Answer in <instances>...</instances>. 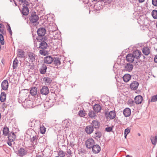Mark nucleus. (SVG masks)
Listing matches in <instances>:
<instances>
[{
	"label": "nucleus",
	"mask_w": 157,
	"mask_h": 157,
	"mask_svg": "<svg viewBox=\"0 0 157 157\" xmlns=\"http://www.w3.org/2000/svg\"><path fill=\"white\" fill-rule=\"evenodd\" d=\"M23 3H24L23 4V5L25 6H27L29 5V2L27 1H25V2H24Z\"/></svg>",
	"instance_id": "54"
},
{
	"label": "nucleus",
	"mask_w": 157,
	"mask_h": 157,
	"mask_svg": "<svg viewBox=\"0 0 157 157\" xmlns=\"http://www.w3.org/2000/svg\"><path fill=\"white\" fill-rule=\"evenodd\" d=\"M37 88L35 87L32 88L30 90V93L32 96L36 95L37 94Z\"/></svg>",
	"instance_id": "33"
},
{
	"label": "nucleus",
	"mask_w": 157,
	"mask_h": 157,
	"mask_svg": "<svg viewBox=\"0 0 157 157\" xmlns=\"http://www.w3.org/2000/svg\"><path fill=\"white\" fill-rule=\"evenodd\" d=\"M9 129L7 127H4L3 130V134L5 136H7L9 134Z\"/></svg>",
	"instance_id": "38"
},
{
	"label": "nucleus",
	"mask_w": 157,
	"mask_h": 157,
	"mask_svg": "<svg viewBox=\"0 0 157 157\" xmlns=\"http://www.w3.org/2000/svg\"><path fill=\"white\" fill-rule=\"evenodd\" d=\"M45 40H42L40 42L39 48L42 50H45L48 47V45Z\"/></svg>",
	"instance_id": "20"
},
{
	"label": "nucleus",
	"mask_w": 157,
	"mask_h": 157,
	"mask_svg": "<svg viewBox=\"0 0 157 157\" xmlns=\"http://www.w3.org/2000/svg\"><path fill=\"white\" fill-rule=\"evenodd\" d=\"M92 148L93 152L95 154L99 153L101 151V147L98 144L94 145Z\"/></svg>",
	"instance_id": "19"
},
{
	"label": "nucleus",
	"mask_w": 157,
	"mask_h": 157,
	"mask_svg": "<svg viewBox=\"0 0 157 157\" xmlns=\"http://www.w3.org/2000/svg\"><path fill=\"white\" fill-rule=\"evenodd\" d=\"M17 57L21 58L25 57V52L23 50L21 49H18L17 50Z\"/></svg>",
	"instance_id": "27"
},
{
	"label": "nucleus",
	"mask_w": 157,
	"mask_h": 157,
	"mask_svg": "<svg viewBox=\"0 0 157 157\" xmlns=\"http://www.w3.org/2000/svg\"><path fill=\"white\" fill-rule=\"evenodd\" d=\"M96 113L93 111L90 110L89 111L88 115L89 117L91 118H94L97 117Z\"/></svg>",
	"instance_id": "34"
},
{
	"label": "nucleus",
	"mask_w": 157,
	"mask_h": 157,
	"mask_svg": "<svg viewBox=\"0 0 157 157\" xmlns=\"http://www.w3.org/2000/svg\"><path fill=\"white\" fill-rule=\"evenodd\" d=\"M86 113L84 109H83L82 110H80L78 112V115L81 117H84L86 115Z\"/></svg>",
	"instance_id": "35"
},
{
	"label": "nucleus",
	"mask_w": 157,
	"mask_h": 157,
	"mask_svg": "<svg viewBox=\"0 0 157 157\" xmlns=\"http://www.w3.org/2000/svg\"><path fill=\"white\" fill-rule=\"evenodd\" d=\"M93 127L91 125H88L85 128L86 132L89 134L92 133L94 131Z\"/></svg>",
	"instance_id": "25"
},
{
	"label": "nucleus",
	"mask_w": 157,
	"mask_h": 157,
	"mask_svg": "<svg viewBox=\"0 0 157 157\" xmlns=\"http://www.w3.org/2000/svg\"><path fill=\"white\" fill-rule=\"evenodd\" d=\"M9 32V33H10V35H12V31H10Z\"/></svg>",
	"instance_id": "62"
},
{
	"label": "nucleus",
	"mask_w": 157,
	"mask_h": 157,
	"mask_svg": "<svg viewBox=\"0 0 157 157\" xmlns=\"http://www.w3.org/2000/svg\"><path fill=\"white\" fill-rule=\"evenodd\" d=\"M151 15L154 19H157V10H153L151 12Z\"/></svg>",
	"instance_id": "41"
},
{
	"label": "nucleus",
	"mask_w": 157,
	"mask_h": 157,
	"mask_svg": "<svg viewBox=\"0 0 157 157\" xmlns=\"http://www.w3.org/2000/svg\"><path fill=\"white\" fill-rule=\"evenodd\" d=\"M29 19L31 23L34 24L35 25L38 24L39 22L37 21L39 19V17L36 13L31 14L30 16L29 15Z\"/></svg>",
	"instance_id": "3"
},
{
	"label": "nucleus",
	"mask_w": 157,
	"mask_h": 157,
	"mask_svg": "<svg viewBox=\"0 0 157 157\" xmlns=\"http://www.w3.org/2000/svg\"><path fill=\"white\" fill-rule=\"evenodd\" d=\"M65 153L62 151H59L58 152L59 157H64L65 155Z\"/></svg>",
	"instance_id": "44"
},
{
	"label": "nucleus",
	"mask_w": 157,
	"mask_h": 157,
	"mask_svg": "<svg viewBox=\"0 0 157 157\" xmlns=\"http://www.w3.org/2000/svg\"><path fill=\"white\" fill-rule=\"evenodd\" d=\"M91 125L94 129L97 130L100 127V123L97 120H93L91 123Z\"/></svg>",
	"instance_id": "14"
},
{
	"label": "nucleus",
	"mask_w": 157,
	"mask_h": 157,
	"mask_svg": "<svg viewBox=\"0 0 157 157\" xmlns=\"http://www.w3.org/2000/svg\"><path fill=\"white\" fill-rule=\"evenodd\" d=\"M36 157H42L40 155H36Z\"/></svg>",
	"instance_id": "63"
},
{
	"label": "nucleus",
	"mask_w": 157,
	"mask_h": 157,
	"mask_svg": "<svg viewBox=\"0 0 157 157\" xmlns=\"http://www.w3.org/2000/svg\"><path fill=\"white\" fill-rule=\"evenodd\" d=\"M6 27L7 29H9L11 28L9 24H7L6 25Z\"/></svg>",
	"instance_id": "60"
},
{
	"label": "nucleus",
	"mask_w": 157,
	"mask_h": 157,
	"mask_svg": "<svg viewBox=\"0 0 157 157\" xmlns=\"http://www.w3.org/2000/svg\"><path fill=\"white\" fill-rule=\"evenodd\" d=\"M29 8L27 6H23L21 12L23 15L25 16L28 15L29 14Z\"/></svg>",
	"instance_id": "30"
},
{
	"label": "nucleus",
	"mask_w": 157,
	"mask_h": 157,
	"mask_svg": "<svg viewBox=\"0 0 157 157\" xmlns=\"http://www.w3.org/2000/svg\"><path fill=\"white\" fill-rule=\"evenodd\" d=\"M25 106L24 107H26L27 108H31L33 107V101L30 100H25L24 101V104Z\"/></svg>",
	"instance_id": "10"
},
{
	"label": "nucleus",
	"mask_w": 157,
	"mask_h": 157,
	"mask_svg": "<svg viewBox=\"0 0 157 157\" xmlns=\"http://www.w3.org/2000/svg\"><path fill=\"white\" fill-rule=\"evenodd\" d=\"M127 102L128 104L130 105V106L134 105V101L132 99H128Z\"/></svg>",
	"instance_id": "47"
},
{
	"label": "nucleus",
	"mask_w": 157,
	"mask_h": 157,
	"mask_svg": "<svg viewBox=\"0 0 157 157\" xmlns=\"http://www.w3.org/2000/svg\"><path fill=\"white\" fill-rule=\"evenodd\" d=\"M132 54L134 58L137 59H139L142 55L141 51L138 49L134 50Z\"/></svg>",
	"instance_id": "12"
},
{
	"label": "nucleus",
	"mask_w": 157,
	"mask_h": 157,
	"mask_svg": "<svg viewBox=\"0 0 157 157\" xmlns=\"http://www.w3.org/2000/svg\"><path fill=\"white\" fill-rule=\"evenodd\" d=\"M143 54L145 56H148L151 53V48L147 46H144L142 49Z\"/></svg>",
	"instance_id": "15"
},
{
	"label": "nucleus",
	"mask_w": 157,
	"mask_h": 157,
	"mask_svg": "<svg viewBox=\"0 0 157 157\" xmlns=\"http://www.w3.org/2000/svg\"><path fill=\"white\" fill-rule=\"evenodd\" d=\"M157 101V94L152 97L151 100V102H154Z\"/></svg>",
	"instance_id": "48"
},
{
	"label": "nucleus",
	"mask_w": 157,
	"mask_h": 157,
	"mask_svg": "<svg viewBox=\"0 0 157 157\" xmlns=\"http://www.w3.org/2000/svg\"><path fill=\"white\" fill-rule=\"evenodd\" d=\"M5 27L4 25L2 23L0 24V29L4 28Z\"/></svg>",
	"instance_id": "56"
},
{
	"label": "nucleus",
	"mask_w": 157,
	"mask_h": 157,
	"mask_svg": "<svg viewBox=\"0 0 157 157\" xmlns=\"http://www.w3.org/2000/svg\"><path fill=\"white\" fill-rule=\"evenodd\" d=\"M6 105L5 103H3L2 105V109H3L4 110H5V108H6Z\"/></svg>",
	"instance_id": "55"
},
{
	"label": "nucleus",
	"mask_w": 157,
	"mask_h": 157,
	"mask_svg": "<svg viewBox=\"0 0 157 157\" xmlns=\"http://www.w3.org/2000/svg\"><path fill=\"white\" fill-rule=\"evenodd\" d=\"M46 32V29L43 27H40L37 29V33L38 36L36 38V39L38 41L40 42L42 40H47V37L45 36Z\"/></svg>",
	"instance_id": "1"
},
{
	"label": "nucleus",
	"mask_w": 157,
	"mask_h": 157,
	"mask_svg": "<svg viewBox=\"0 0 157 157\" xmlns=\"http://www.w3.org/2000/svg\"><path fill=\"white\" fill-rule=\"evenodd\" d=\"M94 141L92 138L88 139L86 141V147L89 149L92 148L94 146Z\"/></svg>",
	"instance_id": "6"
},
{
	"label": "nucleus",
	"mask_w": 157,
	"mask_h": 157,
	"mask_svg": "<svg viewBox=\"0 0 157 157\" xmlns=\"http://www.w3.org/2000/svg\"><path fill=\"white\" fill-rule=\"evenodd\" d=\"M113 126L109 127H106L105 129V131L107 132H110L112 131L113 130Z\"/></svg>",
	"instance_id": "50"
},
{
	"label": "nucleus",
	"mask_w": 157,
	"mask_h": 157,
	"mask_svg": "<svg viewBox=\"0 0 157 157\" xmlns=\"http://www.w3.org/2000/svg\"><path fill=\"white\" fill-rule=\"evenodd\" d=\"M53 35L54 37V38L58 39V38H59V34L57 32H56V31H53Z\"/></svg>",
	"instance_id": "49"
},
{
	"label": "nucleus",
	"mask_w": 157,
	"mask_h": 157,
	"mask_svg": "<svg viewBox=\"0 0 157 157\" xmlns=\"http://www.w3.org/2000/svg\"><path fill=\"white\" fill-rule=\"evenodd\" d=\"M6 99V94L5 92H2L1 93L0 97V100L1 102H4Z\"/></svg>",
	"instance_id": "32"
},
{
	"label": "nucleus",
	"mask_w": 157,
	"mask_h": 157,
	"mask_svg": "<svg viewBox=\"0 0 157 157\" xmlns=\"http://www.w3.org/2000/svg\"><path fill=\"white\" fill-rule=\"evenodd\" d=\"M85 151L81 149V151H79V153H81L82 154L83 153H84Z\"/></svg>",
	"instance_id": "59"
},
{
	"label": "nucleus",
	"mask_w": 157,
	"mask_h": 157,
	"mask_svg": "<svg viewBox=\"0 0 157 157\" xmlns=\"http://www.w3.org/2000/svg\"><path fill=\"white\" fill-rule=\"evenodd\" d=\"M151 140L152 144L155 145L156 144V142H157V136H151Z\"/></svg>",
	"instance_id": "36"
},
{
	"label": "nucleus",
	"mask_w": 157,
	"mask_h": 157,
	"mask_svg": "<svg viewBox=\"0 0 157 157\" xmlns=\"http://www.w3.org/2000/svg\"><path fill=\"white\" fill-rule=\"evenodd\" d=\"M154 60L155 62V63H157V55L155 56Z\"/></svg>",
	"instance_id": "57"
},
{
	"label": "nucleus",
	"mask_w": 157,
	"mask_h": 157,
	"mask_svg": "<svg viewBox=\"0 0 157 157\" xmlns=\"http://www.w3.org/2000/svg\"><path fill=\"white\" fill-rule=\"evenodd\" d=\"M67 152L69 155H71V151L70 149H69L67 151Z\"/></svg>",
	"instance_id": "58"
},
{
	"label": "nucleus",
	"mask_w": 157,
	"mask_h": 157,
	"mask_svg": "<svg viewBox=\"0 0 157 157\" xmlns=\"http://www.w3.org/2000/svg\"><path fill=\"white\" fill-rule=\"evenodd\" d=\"M47 67L44 64H43L40 68L39 69V71L40 74H45L46 72Z\"/></svg>",
	"instance_id": "23"
},
{
	"label": "nucleus",
	"mask_w": 157,
	"mask_h": 157,
	"mask_svg": "<svg viewBox=\"0 0 157 157\" xmlns=\"http://www.w3.org/2000/svg\"><path fill=\"white\" fill-rule=\"evenodd\" d=\"M27 153V150H25V148L22 147H21L18 150L17 154L19 156L23 157L26 155Z\"/></svg>",
	"instance_id": "8"
},
{
	"label": "nucleus",
	"mask_w": 157,
	"mask_h": 157,
	"mask_svg": "<svg viewBox=\"0 0 157 157\" xmlns=\"http://www.w3.org/2000/svg\"><path fill=\"white\" fill-rule=\"evenodd\" d=\"M139 85L138 82L134 81L130 84L129 87L132 90H135L138 89Z\"/></svg>",
	"instance_id": "11"
},
{
	"label": "nucleus",
	"mask_w": 157,
	"mask_h": 157,
	"mask_svg": "<svg viewBox=\"0 0 157 157\" xmlns=\"http://www.w3.org/2000/svg\"><path fill=\"white\" fill-rule=\"evenodd\" d=\"M8 140L7 141V144L10 146L12 147V144H15L14 140L16 138V135L14 132H10L8 135Z\"/></svg>",
	"instance_id": "2"
},
{
	"label": "nucleus",
	"mask_w": 157,
	"mask_h": 157,
	"mask_svg": "<svg viewBox=\"0 0 157 157\" xmlns=\"http://www.w3.org/2000/svg\"><path fill=\"white\" fill-rule=\"evenodd\" d=\"M18 63V62L17 59L16 58H15L13 63V69L16 68L17 67Z\"/></svg>",
	"instance_id": "42"
},
{
	"label": "nucleus",
	"mask_w": 157,
	"mask_h": 157,
	"mask_svg": "<svg viewBox=\"0 0 157 157\" xmlns=\"http://www.w3.org/2000/svg\"><path fill=\"white\" fill-rule=\"evenodd\" d=\"M133 67V65L132 63H127L124 65V70L130 72L132 71Z\"/></svg>",
	"instance_id": "16"
},
{
	"label": "nucleus",
	"mask_w": 157,
	"mask_h": 157,
	"mask_svg": "<svg viewBox=\"0 0 157 157\" xmlns=\"http://www.w3.org/2000/svg\"><path fill=\"white\" fill-rule=\"evenodd\" d=\"M39 53L40 55L44 56L48 54V51L44 50H40Z\"/></svg>",
	"instance_id": "43"
},
{
	"label": "nucleus",
	"mask_w": 157,
	"mask_h": 157,
	"mask_svg": "<svg viewBox=\"0 0 157 157\" xmlns=\"http://www.w3.org/2000/svg\"><path fill=\"white\" fill-rule=\"evenodd\" d=\"M93 109L95 112L98 113L100 112L101 109V107L99 104H96L94 106Z\"/></svg>",
	"instance_id": "28"
},
{
	"label": "nucleus",
	"mask_w": 157,
	"mask_h": 157,
	"mask_svg": "<svg viewBox=\"0 0 157 157\" xmlns=\"http://www.w3.org/2000/svg\"><path fill=\"white\" fill-rule=\"evenodd\" d=\"M40 93L42 94L47 95L49 93L48 88L46 86H43L40 90Z\"/></svg>",
	"instance_id": "22"
},
{
	"label": "nucleus",
	"mask_w": 157,
	"mask_h": 157,
	"mask_svg": "<svg viewBox=\"0 0 157 157\" xmlns=\"http://www.w3.org/2000/svg\"><path fill=\"white\" fill-rule=\"evenodd\" d=\"M96 137L100 138L102 136V134L101 132L98 130H97L95 133Z\"/></svg>",
	"instance_id": "39"
},
{
	"label": "nucleus",
	"mask_w": 157,
	"mask_h": 157,
	"mask_svg": "<svg viewBox=\"0 0 157 157\" xmlns=\"http://www.w3.org/2000/svg\"><path fill=\"white\" fill-rule=\"evenodd\" d=\"M127 61L130 63L132 62L134 60V58L132 54L131 53L128 54L126 56Z\"/></svg>",
	"instance_id": "26"
},
{
	"label": "nucleus",
	"mask_w": 157,
	"mask_h": 157,
	"mask_svg": "<svg viewBox=\"0 0 157 157\" xmlns=\"http://www.w3.org/2000/svg\"><path fill=\"white\" fill-rule=\"evenodd\" d=\"M152 4L155 6H157V0H152Z\"/></svg>",
	"instance_id": "51"
},
{
	"label": "nucleus",
	"mask_w": 157,
	"mask_h": 157,
	"mask_svg": "<svg viewBox=\"0 0 157 157\" xmlns=\"http://www.w3.org/2000/svg\"><path fill=\"white\" fill-rule=\"evenodd\" d=\"M2 89L5 90L7 89L8 87V83L7 80H4L2 83Z\"/></svg>",
	"instance_id": "24"
},
{
	"label": "nucleus",
	"mask_w": 157,
	"mask_h": 157,
	"mask_svg": "<svg viewBox=\"0 0 157 157\" xmlns=\"http://www.w3.org/2000/svg\"><path fill=\"white\" fill-rule=\"evenodd\" d=\"M53 63L55 66H58L61 63L60 59L57 57H54Z\"/></svg>",
	"instance_id": "21"
},
{
	"label": "nucleus",
	"mask_w": 157,
	"mask_h": 157,
	"mask_svg": "<svg viewBox=\"0 0 157 157\" xmlns=\"http://www.w3.org/2000/svg\"><path fill=\"white\" fill-rule=\"evenodd\" d=\"M139 0V2H142L144 1V0Z\"/></svg>",
	"instance_id": "61"
},
{
	"label": "nucleus",
	"mask_w": 157,
	"mask_h": 157,
	"mask_svg": "<svg viewBox=\"0 0 157 157\" xmlns=\"http://www.w3.org/2000/svg\"><path fill=\"white\" fill-rule=\"evenodd\" d=\"M53 58L51 56H47L44 58V62L47 64H50L53 63Z\"/></svg>",
	"instance_id": "9"
},
{
	"label": "nucleus",
	"mask_w": 157,
	"mask_h": 157,
	"mask_svg": "<svg viewBox=\"0 0 157 157\" xmlns=\"http://www.w3.org/2000/svg\"><path fill=\"white\" fill-rule=\"evenodd\" d=\"M38 136L36 133L35 135H34L33 137L31 139V141L32 142V145L33 146L34 148L35 145H36L37 144V140Z\"/></svg>",
	"instance_id": "13"
},
{
	"label": "nucleus",
	"mask_w": 157,
	"mask_h": 157,
	"mask_svg": "<svg viewBox=\"0 0 157 157\" xmlns=\"http://www.w3.org/2000/svg\"><path fill=\"white\" fill-rule=\"evenodd\" d=\"M126 157H132V156H130L129 155H128L126 156Z\"/></svg>",
	"instance_id": "64"
},
{
	"label": "nucleus",
	"mask_w": 157,
	"mask_h": 157,
	"mask_svg": "<svg viewBox=\"0 0 157 157\" xmlns=\"http://www.w3.org/2000/svg\"><path fill=\"white\" fill-rule=\"evenodd\" d=\"M4 36L2 34H0V42L1 44L2 45H3L4 44Z\"/></svg>",
	"instance_id": "45"
},
{
	"label": "nucleus",
	"mask_w": 157,
	"mask_h": 157,
	"mask_svg": "<svg viewBox=\"0 0 157 157\" xmlns=\"http://www.w3.org/2000/svg\"><path fill=\"white\" fill-rule=\"evenodd\" d=\"M131 77V75L129 74H126L124 75L123 77V79L125 82H128L130 79Z\"/></svg>",
	"instance_id": "31"
},
{
	"label": "nucleus",
	"mask_w": 157,
	"mask_h": 157,
	"mask_svg": "<svg viewBox=\"0 0 157 157\" xmlns=\"http://www.w3.org/2000/svg\"><path fill=\"white\" fill-rule=\"evenodd\" d=\"M54 102L53 101L50 99H49L48 101H46L44 104V106L47 109L49 108L52 107L54 105Z\"/></svg>",
	"instance_id": "17"
},
{
	"label": "nucleus",
	"mask_w": 157,
	"mask_h": 157,
	"mask_svg": "<svg viewBox=\"0 0 157 157\" xmlns=\"http://www.w3.org/2000/svg\"><path fill=\"white\" fill-rule=\"evenodd\" d=\"M0 32L1 33H2V34H4V33H5L6 32V31L4 30V28H3L2 29H0Z\"/></svg>",
	"instance_id": "53"
},
{
	"label": "nucleus",
	"mask_w": 157,
	"mask_h": 157,
	"mask_svg": "<svg viewBox=\"0 0 157 157\" xmlns=\"http://www.w3.org/2000/svg\"><path fill=\"white\" fill-rule=\"evenodd\" d=\"M131 110L128 108L124 109L123 111V114L126 117H129L131 114Z\"/></svg>",
	"instance_id": "29"
},
{
	"label": "nucleus",
	"mask_w": 157,
	"mask_h": 157,
	"mask_svg": "<svg viewBox=\"0 0 157 157\" xmlns=\"http://www.w3.org/2000/svg\"><path fill=\"white\" fill-rule=\"evenodd\" d=\"M130 132V130L128 128L125 129L124 130V134H128Z\"/></svg>",
	"instance_id": "52"
},
{
	"label": "nucleus",
	"mask_w": 157,
	"mask_h": 157,
	"mask_svg": "<svg viewBox=\"0 0 157 157\" xmlns=\"http://www.w3.org/2000/svg\"><path fill=\"white\" fill-rule=\"evenodd\" d=\"M39 126L40 133L42 134H44L46 132V128L43 125H41L40 124Z\"/></svg>",
	"instance_id": "37"
},
{
	"label": "nucleus",
	"mask_w": 157,
	"mask_h": 157,
	"mask_svg": "<svg viewBox=\"0 0 157 157\" xmlns=\"http://www.w3.org/2000/svg\"><path fill=\"white\" fill-rule=\"evenodd\" d=\"M143 97L140 95L136 96L134 98L135 102L137 105L141 104L143 101Z\"/></svg>",
	"instance_id": "18"
},
{
	"label": "nucleus",
	"mask_w": 157,
	"mask_h": 157,
	"mask_svg": "<svg viewBox=\"0 0 157 157\" xmlns=\"http://www.w3.org/2000/svg\"><path fill=\"white\" fill-rule=\"evenodd\" d=\"M29 61L30 62H34L36 59L37 56L32 52H29L28 53Z\"/></svg>",
	"instance_id": "4"
},
{
	"label": "nucleus",
	"mask_w": 157,
	"mask_h": 157,
	"mask_svg": "<svg viewBox=\"0 0 157 157\" xmlns=\"http://www.w3.org/2000/svg\"><path fill=\"white\" fill-rule=\"evenodd\" d=\"M44 80L46 82L49 83H51L52 81L51 78L48 77H44Z\"/></svg>",
	"instance_id": "46"
},
{
	"label": "nucleus",
	"mask_w": 157,
	"mask_h": 157,
	"mask_svg": "<svg viewBox=\"0 0 157 157\" xmlns=\"http://www.w3.org/2000/svg\"><path fill=\"white\" fill-rule=\"evenodd\" d=\"M40 123V122H36L35 121H29V124L31 128L36 130L37 129H39V125Z\"/></svg>",
	"instance_id": "5"
},
{
	"label": "nucleus",
	"mask_w": 157,
	"mask_h": 157,
	"mask_svg": "<svg viewBox=\"0 0 157 157\" xmlns=\"http://www.w3.org/2000/svg\"><path fill=\"white\" fill-rule=\"evenodd\" d=\"M45 136H42L40 137L38 140V142L40 143H43L46 142V139Z\"/></svg>",
	"instance_id": "40"
},
{
	"label": "nucleus",
	"mask_w": 157,
	"mask_h": 157,
	"mask_svg": "<svg viewBox=\"0 0 157 157\" xmlns=\"http://www.w3.org/2000/svg\"><path fill=\"white\" fill-rule=\"evenodd\" d=\"M105 115L106 118L109 117L110 119H113L116 116V114L114 110L111 111L108 113L107 112H106Z\"/></svg>",
	"instance_id": "7"
}]
</instances>
